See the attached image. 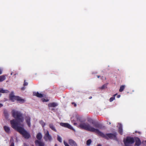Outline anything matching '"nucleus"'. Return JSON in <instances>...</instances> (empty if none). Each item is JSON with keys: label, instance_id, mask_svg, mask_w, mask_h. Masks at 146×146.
<instances>
[{"label": "nucleus", "instance_id": "aec40b11", "mask_svg": "<svg viewBox=\"0 0 146 146\" xmlns=\"http://www.w3.org/2000/svg\"><path fill=\"white\" fill-rule=\"evenodd\" d=\"M94 126L95 127L99 129H101L102 127V125L98 123L95 124Z\"/></svg>", "mask_w": 146, "mask_h": 146}, {"label": "nucleus", "instance_id": "f03ea898", "mask_svg": "<svg viewBox=\"0 0 146 146\" xmlns=\"http://www.w3.org/2000/svg\"><path fill=\"white\" fill-rule=\"evenodd\" d=\"M80 128L84 129L86 131L90 132H94L97 134L98 129H96L92 127L88 123L82 122L79 125Z\"/></svg>", "mask_w": 146, "mask_h": 146}, {"label": "nucleus", "instance_id": "5701e85b", "mask_svg": "<svg viewBox=\"0 0 146 146\" xmlns=\"http://www.w3.org/2000/svg\"><path fill=\"white\" fill-rule=\"evenodd\" d=\"M125 88V86L124 85H122L120 86L119 91L120 92H121L123 91Z\"/></svg>", "mask_w": 146, "mask_h": 146}, {"label": "nucleus", "instance_id": "72a5a7b5", "mask_svg": "<svg viewBox=\"0 0 146 146\" xmlns=\"http://www.w3.org/2000/svg\"><path fill=\"white\" fill-rule=\"evenodd\" d=\"M10 146H15L14 143L13 142H12L11 143Z\"/></svg>", "mask_w": 146, "mask_h": 146}, {"label": "nucleus", "instance_id": "a878e982", "mask_svg": "<svg viewBox=\"0 0 146 146\" xmlns=\"http://www.w3.org/2000/svg\"><path fill=\"white\" fill-rule=\"evenodd\" d=\"M92 142V141L91 139L88 140L86 142V145H90Z\"/></svg>", "mask_w": 146, "mask_h": 146}, {"label": "nucleus", "instance_id": "49530a36", "mask_svg": "<svg viewBox=\"0 0 146 146\" xmlns=\"http://www.w3.org/2000/svg\"><path fill=\"white\" fill-rule=\"evenodd\" d=\"M54 110V109L52 108V110Z\"/></svg>", "mask_w": 146, "mask_h": 146}, {"label": "nucleus", "instance_id": "2eb2a0df", "mask_svg": "<svg viewBox=\"0 0 146 146\" xmlns=\"http://www.w3.org/2000/svg\"><path fill=\"white\" fill-rule=\"evenodd\" d=\"M3 128L5 132L7 133H9L10 132V129L9 127L5 126L3 127Z\"/></svg>", "mask_w": 146, "mask_h": 146}, {"label": "nucleus", "instance_id": "6ab92c4d", "mask_svg": "<svg viewBox=\"0 0 146 146\" xmlns=\"http://www.w3.org/2000/svg\"><path fill=\"white\" fill-rule=\"evenodd\" d=\"M42 136L41 134L40 133H38L36 136V138L37 139L39 140H40L42 138Z\"/></svg>", "mask_w": 146, "mask_h": 146}, {"label": "nucleus", "instance_id": "c9c22d12", "mask_svg": "<svg viewBox=\"0 0 146 146\" xmlns=\"http://www.w3.org/2000/svg\"><path fill=\"white\" fill-rule=\"evenodd\" d=\"M25 87H23L21 88V90H24L25 89Z\"/></svg>", "mask_w": 146, "mask_h": 146}, {"label": "nucleus", "instance_id": "c03bdc74", "mask_svg": "<svg viewBox=\"0 0 146 146\" xmlns=\"http://www.w3.org/2000/svg\"><path fill=\"white\" fill-rule=\"evenodd\" d=\"M21 126H22L23 127L24 125H23V124H21Z\"/></svg>", "mask_w": 146, "mask_h": 146}, {"label": "nucleus", "instance_id": "bb28decb", "mask_svg": "<svg viewBox=\"0 0 146 146\" xmlns=\"http://www.w3.org/2000/svg\"><path fill=\"white\" fill-rule=\"evenodd\" d=\"M40 123L43 127L45 125V123H44L42 120L40 121Z\"/></svg>", "mask_w": 146, "mask_h": 146}, {"label": "nucleus", "instance_id": "b1692460", "mask_svg": "<svg viewBox=\"0 0 146 146\" xmlns=\"http://www.w3.org/2000/svg\"><path fill=\"white\" fill-rule=\"evenodd\" d=\"M117 94H115L113 96V97H112L110 99H109V101L110 102H112L113 101V100H114L115 99V96L117 95Z\"/></svg>", "mask_w": 146, "mask_h": 146}, {"label": "nucleus", "instance_id": "9d476101", "mask_svg": "<svg viewBox=\"0 0 146 146\" xmlns=\"http://www.w3.org/2000/svg\"><path fill=\"white\" fill-rule=\"evenodd\" d=\"M35 144L36 145L38 146H44V143L42 141L36 140L35 142Z\"/></svg>", "mask_w": 146, "mask_h": 146}, {"label": "nucleus", "instance_id": "e433bc0d", "mask_svg": "<svg viewBox=\"0 0 146 146\" xmlns=\"http://www.w3.org/2000/svg\"><path fill=\"white\" fill-rule=\"evenodd\" d=\"M111 123V122H110L108 121L107 122V124H110Z\"/></svg>", "mask_w": 146, "mask_h": 146}, {"label": "nucleus", "instance_id": "a18cd8bd", "mask_svg": "<svg viewBox=\"0 0 146 146\" xmlns=\"http://www.w3.org/2000/svg\"><path fill=\"white\" fill-rule=\"evenodd\" d=\"M57 146V145L56 144L55 145V146Z\"/></svg>", "mask_w": 146, "mask_h": 146}, {"label": "nucleus", "instance_id": "4468645a", "mask_svg": "<svg viewBox=\"0 0 146 146\" xmlns=\"http://www.w3.org/2000/svg\"><path fill=\"white\" fill-rule=\"evenodd\" d=\"M33 94V95L36 96L38 98H42L43 97V94L39 93L38 92L34 93Z\"/></svg>", "mask_w": 146, "mask_h": 146}, {"label": "nucleus", "instance_id": "09e8293b", "mask_svg": "<svg viewBox=\"0 0 146 146\" xmlns=\"http://www.w3.org/2000/svg\"><path fill=\"white\" fill-rule=\"evenodd\" d=\"M32 146H34V145H32Z\"/></svg>", "mask_w": 146, "mask_h": 146}, {"label": "nucleus", "instance_id": "ddd939ff", "mask_svg": "<svg viewBox=\"0 0 146 146\" xmlns=\"http://www.w3.org/2000/svg\"><path fill=\"white\" fill-rule=\"evenodd\" d=\"M17 101L18 102H19L21 104H22L25 102V100L24 99H22L21 97L18 96Z\"/></svg>", "mask_w": 146, "mask_h": 146}, {"label": "nucleus", "instance_id": "39448f33", "mask_svg": "<svg viewBox=\"0 0 146 146\" xmlns=\"http://www.w3.org/2000/svg\"><path fill=\"white\" fill-rule=\"evenodd\" d=\"M123 142L125 146H132L131 144L134 142L135 140L133 137L128 136L124 139Z\"/></svg>", "mask_w": 146, "mask_h": 146}, {"label": "nucleus", "instance_id": "412c9836", "mask_svg": "<svg viewBox=\"0 0 146 146\" xmlns=\"http://www.w3.org/2000/svg\"><path fill=\"white\" fill-rule=\"evenodd\" d=\"M5 76L6 75H5L0 76V82L3 81L5 80L6 78Z\"/></svg>", "mask_w": 146, "mask_h": 146}, {"label": "nucleus", "instance_id": "de8ad7c7", "mask_svg": "<svg viewBox=\"0 0 146 146\" xmlns=\"http://www.w3.org/2000/svg\"><path fill=\"white\" fill-rule=\"evenodd\" d=\"M16 74H14V75H15Z\"/></svg>", "mask_w": 146, "mask_h": 146}, {"label": "nucleus", "instance_id": "1a4fd4ad", "mask_svg": "<svg viewBox=\"0 0 146 146\" xmlns=\"http://www.w3.org/2000/svg\"><path fill=\"white\" fill-rule=\"evenodd\" d=\"M25 120L28 126L30 127L31 126L30 117L29 116H26L25 117Z\"/></svg>", "mask_w": 146, "mask_h": 146}, {"label": "nucleus", "instance_id": "dca6fc26", "mask_svg": "<svg viewBox=\"0 0 146 146\" xmlns=\"http://www.w3.org/2000/svg\"><path fill=\"white\" fill-rule=\"evenodd\" d=\"M49 107H55L57 106V104L55 102L51 103L48 104Z\"/></svg>", "mask_w": 146, "mask_h": 146}, {"label": "nucleus", "instance_id": "393cba45", "mask_svg": "<svg viewBox=\"0 0 146 146\" xmlns=\"http://www.w3.org/2000/svg\"><path fill=\"white\" fill-rule=\"evenodd\" d=\"M4 113L5 118H8L9 115L7 112L6 111H4Z\"/></svg>", "mask_w": 146, "mask_h": 146}, {"label": "nucleus", "instance_id": "58836bf2", "mask_svg": "<svg viewBox=\"0 0 146 146\" xmlns=\"http://www.w3.org/2000/svg\"><path fill=\"white\" fill-rule=\"evenodd\" d=\"M120 96V95H117V98H119Z\"/></svg>", "mask_w": 146, "mask_h": 146}, {"label": "nucleus", "instance_id": "a19ab883", "mask_svg": "<svg viewBox=\"0 0 146 146\" xmlns=\"http://www.w3.org/2000/svg\"><path fill=\"white\" fill-rule=\"evenodd\" d=\"M92 98V96H90L89 98V99H91Z\"/></svg>", "mask_w": 146, "mask_h": 146}, {"label": "nucleus", "instance_id": "a211bd4d", "mask_svg": "<svg viewBox=\"0 0 146 146\" xmlns=\"http://www.w3.org/2000/svg\"><path fill=\"white\" fill-rule=\"evenodd\" d=\"M49 127L51 129H52V130H53V131H54L55 132L57 131L55 127H54V125H53V124H52V123L50 124L49 125Z\"/></svg>", "mask_w": 146, "mask_h": 146}, {"label": "nucleus", "instance_id": "37998d69", "mask_svg": "<svg viewBox=\"0 0 146 146\" xmlns=\"http://www.w3.org/2000/svg\"><path fill=\"white\" fill-rule=\"evenodd\" d=\"M13 74V72H12L11 73V75H12Z\"/></svg>", "mask_w": 146, "mask_h": 146}, {"label": "nucleus", "instance_id": "0eeeda50", "mask_svg": "<svg viewBox=\"0 0 146 146\" xmlns=\"http://www.w3.org/2000/svg\"><path fill=\"white\" fill-rule=\"evenodd\" d=\"M61 126L66 128H68L69 129H72L73 127L71 126L67 123H60Z\"/></svg>", "mask_w": 146, "mask_h": 146}, {"label": "nucleus", "instance_id": "4be33fe9", "mask_svg": "<svg viewBox=\"0 0 146 146\" xmlns=\"http://www.w3.org/2000/svg\"><path fill=\"white\" fill-rule=\"evenodd\" d=\"M9 91L7 90H5L3 89H1L0 90V92L5 93H8L9 92ZM1 94H0V96H1Z\"/></svg>", "mask_w": 146, "mask_h": 146}, {"label": "nucleus", "instance_id": "7ed1b4c3", "mask_svg": "<svg viewBox=\"0 0 146 146\" xmlns=\"http://www.w3.org/2000/svg\"><path fill=\"white\" fill-rule=\"evenodd\" d=\"M11 112L13 116L16 119L15 120L18 123V126L20 125L19 123L23 122L24 118L23 116V114L20 112L13 110Z\"/></svg>", "mask_w": 146, "mask_h": 146}, {"label": "nucleus", "instance_id": "f257e3e1", "mask_svg": "<svg viewBox=\"0 0 146 146\" xmlns=\"http://www.w3.org/2000/svg\"><path fill=\"white\" fill-rule=\"evenodd\" d=\"M10 123L12 127L21 134L25 138L28 139L31 137L29 133L22 127L18 126V123L14 119L11 120Z\"/></svg>", "mask_w": 146, "mask_h": 146}, {"label": "nucleus", "instance_id": "f8f14e48", "mask_svg": "<svg viewBox=\"0 0 146 146\" xmlns=\"http://www.w3.org/2000/svg\"><path fill=\"white\" fill-rule=\"evenodd\" d=\"M135 145H137V146H139L140 145L141 143V141L138 137H136L135 138Z\"/></svg>", "mask_w": 146, "mask_h": 146}, {"label": "nucleus", "instance_id": "f3484780", "mask_svg": "<svg viewBox=\"0 0 146 146\" xmlns=\"http://www.w3.org/2000/svg\"><path fill=\"white\" fill-rule=\"evenodd\" d=\"M122 127V125L121 124H120L119 126V132L121 135H122L123 134V130Z\"/></svg>", "mask_w": 146, "mask_h": 146}, {"label": "nucleus", "instance_id": "7c9ffc66", "mask_svg": "<svg viewBox=\"0 0 146 146\" xmlns=\"http://www.w3.org/2000/svg\"><path fill=\"white\" fill-rule=\"evenodd\" d=\"M42 101L43 102H46L48 101V100H46L45 98H42Z\"/></svg>", "mask_w": 146, "mask_h": 146}, {"label": "nucleus", "instance_id": "4c0bfd02", "mask_svg": "<svg viewBox=\"0 0 146 146\" xmlns=\"http://www.w3.org/2000/svg\"><path fill=\"white\" fill-rule=\"evenodd\" d=\"M3 106V105L1 104H0V108Z\"/></svg>", "mask_w": 146, "mask_h": 146}, {"label": "nucleus", "instance_id": "473e14b6", "mask_svg": "<svg viewBox=\"0 0 146 146\" xmlns=\"http://www.w3.org/2000/svg\"><path fill=\"white\" fill-rule=\"evenodd\" d=\"M88 122H91L92 121V119H89L88 120Z\"/></svg>", "mask_w": 146, "mask_h": 146}, {"label": "nucleus", "instance_id": "2f4dec72", "mask_svg": "<svg viewBox=\"0 0 146 146\" xmlns=\"http://www.w3.org/2000/svg\"><path fill=\"white\" fill-rule=\"evenodd\" d=\"M72 105H74V107H76V104L74 102H72Z\"/></svg>", "mask_w": 146, "mask_h": 146}, {"label": "nucleus", "instance_id": "79ce46f5", "mask_svg": "<svg viewBox=\"0 0 146 146\" xmlns=\"http://www.w3.org/2000/svg\"><path fill=\"white\" fill-rule=\"evenodd\" d=\"M100 76H97V77L98 78H100Z\"/></svg>", "mask_w": 146, "mask_h": 146}, {"label": "nucleus", "instance_id": "f704fd0d", "mask_svg": "<svg viewBox=\"0 0 146 146\" xmlns=\"http://www.w3.org/2000/svg\"><path fill=\"white\" fill-rule=\"evenodd\" d=\"M2 73V70L0 68V75Z\"/></svg>", "mask_w": 146, "mask_h": 146}, {"label": "nucleus", "instance_id": "ea45409f", "mask_svg": "<svg viewBox=\"0 0 146 146\" xmlns=\"http://www.w3.org/2000/svg\"><path fill=\"white\" fill-rule=\"evenodd\" d=\"M97 146H102V145L100 144H98Z\"/></svg>", "mask_w": 146, "mask_h": 146}, {"label": "nucleus", "instance_id": "423d86ee", "mask_svg": "<svg viewBox=\"0 0 146 146\" xmlns=\"http://www.w3.org/2000/svg\"><path fill=\"white\" fill-rule=\"evenodd\" d=\"M44 139L46 141H50L52 139V137L50 135L49 132L48 130L46 131V133H45L44 137Z\"/></svg>", "mask_w": 146, "mask_h": 146}, {"label": "nucleus", "instance_id": "cd10ccee", "mask_svg": "<svg viewBox=\"0 0 146 146\" xmlns=\"http://www.w3.org/2000/svg\"><path fill=\"white\" fill-rule=\"evenodd\" d=\"M57 140L60 142H62V139L58 135L57 136Z\"/></svg>", "mask_w": 146, "mask_h": 146}, {"label": "nucleus", "instance_id": "9b49d317", "mask_svg": "<svg viewBox=\"0 0 146 146\" xmlns=\"http://www.w3.org/2000/svg\"><path fill=\"white\" fill-rule=\"evenodd\" d=\"M68 142L71 146H78L76 142L72 139H69Z\"/></svg>", "mask_w": 146, "mask_h": 146}, {"label": "nucleus", "instance_id": "20e7f679", "mask_svg": "<svg viewBox=\"0 0 146 146\" xmlns=\"http://www.w3.org/2000/svg\"><path fill=\"white\" fill-rule=\"evenodd\" d=\"M97 134L99 136L108 140L109 139H115L116 138V134L114 133H107L106 134L98 130Z\"/></svg>", "mask_w": 146, "mask_h": 146}, {"label": "nucleus", "instance_id": "6e6552de", "mask_svg": "<svg viewBox=\"0 0 146 146\" xmlns=\"http://www.w3.org/2000/svg\"><path fill=\"white\" fill-rule=\"evenodd\" d=\"M18 96H15L13 93H11L9 96L10 100L12 102H14L15 100L17 101Z\"/></svg>", "mask_w": 146, "mask_h": 146}, {"label": "nucleus", "instance_id": "c85d7f7f", "mask_svg": "<svg viewBox=\"0 0 146 146\" xmlns=\"http://www.w3.org/2000/svg\"><path fill=\"white\" fill-rule=\"evenodd\" d=\"M106 88V85L104 84L101 87V89H103Z\"/></svg>", "mask_w": 146, "mask_h": 146}, {"label": "nucleus", "instance_id": "c756f323", "mask_svg": "<svg viewBox=\"0 0 146 146\" xmlns=\"http://www.w3.org/2000/svg\"><path fill=\"white\" fill-rule=\"evenodd\" d=\"M28 85V83L26 82V80H25L23 84V86H27Z\"/></svg>", "mask_w": 146, "mask_h": 146}]
</instances>
